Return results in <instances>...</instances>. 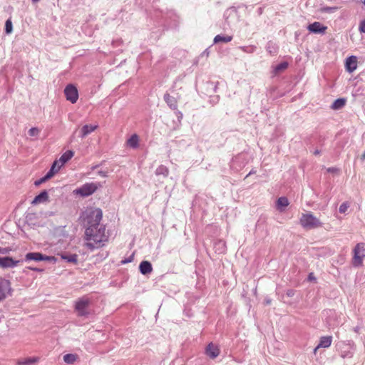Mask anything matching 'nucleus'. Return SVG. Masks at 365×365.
Here are the masks:
<instances>
[{"label": "nucleus", "instance_id": "4d7b16f0", "mask_svg": "<svg viewBox=\"0 0 365 365\" xmlns=\"http://www.w3.org/2000/svg\"><path fill=\"white\" fill-rule=\"evenodd\" d=\"M98 165H95V166H93V167L92 168V169H93V170H94V169H96V168H98Z\"/></svg>", "mask_w": 365, "mask_h": 365}, {"label": "nucleus", "instance_id": "f3484780", "mask_svg": "<svg viewBox=\"0 0 365 365\" xmlns=\"http://www.w3.org/2000/svg\"><path fill=\"white\" fill-rule=\"evenodd\" d=\"M48 200V195L46 190H43L38 195H36L32 201L33 205L47 202Z\"/></svg>", "mask_w": 365, "mask_h": 365}, {"label": "nucleus", "instance_id": "1a4fd4ad", "mask_svg": "<svg viewBox=\"0 0 365 365\" xmlns=\"http://www.w3.org/2000/svg\"><path fill=\"white\" fill-rule=\"evenodd\" d=\"M49 261L56 262V258L52 256H46L40 252H28L25 256V261Z\"/></svg>", "mask_w": 365, "mask_h": 365}, {"label": "nucleus", "instance_id": "7ed1b4c3", "mask_svg": "<svg viewBox=\"0 0 365 365\" xmlns=\"http://www.w3.org/2000/svg\"><path fill=\"white\" fill-rule=\"evenodd\" d=\"M91 300L86 296L78 298L74 304V310L80 317L87 318L91 314Z\"/></svg>", "mask_w": 365, "mask_h": 365}, {"label": "nucleus", "instance_id": "ea45409f", "mask_svg": "<svg viewBox=\"0 0 365 365\" xmlns=\"http://www.w3.org/2000/svg\"><path fill=\"white\" fill-rule=\"evenodd\" d=\"M46 181H47V180H46V178H44V176H43V178H40V179H38V180H36V181L34 182V185H35L36 186H39L40 185H41L42 183H43V182H46Z\"/></svg>", "mask_w": 365, "mask_h": 365}, {"label": "nucleus", "instance_id": "4be33fe9", "mask_svg": "<svg viewBox=\"0 0 365 365\" xmlns=\"http://www.w3.org/2000/svg\"><path fill=\"white\" fill-rule=\"evenodd\" d=\"M74 153L72 150L66 151L58 160L59 164L63 166L66 162H68L73 156Z\"/></svg>", "mask_w": 365, "mask_h": 365}, {"label": "nucleus", "instance_id": "cd10ccee", "mask_svg": "<svg viewBox=\"0 0 365 365\" xmlns=\"http://www.w3.org/2000/svg\"><path fill=\"white\" fill-rule=\"evenodd\" d=\"M77 359L78 356L74 354H66L63 356V361L68 364H73Z\"/></svg>", "mask_w": 365, "mask_h": 365}, {"label": "nucleus", "instance_id": "603ef678", "mask_svg": "<svg viewBox=\"0 0 365 365\" xmlns=\"http://www.w3.org/2000/svg\"><path fill=\"white\" fill-rule=\"evenodd\" d=\"M265 303H266L267 304H269L271 303V299H266V300H265Z\"/></svg>", "mask_w": 365, "mask_h": 365}, {"label": "nucleus", "instance_id": "3c124183", "mask_svg": "<svg viewBox=\"0 0 365 365\" xmlns=\"http://www.w3.org/2000/svg\"><path fill=\"white\" fill-rule=\"evenodd\" d=\"M361 159L362 160H365V151H364V153L361 155Z\"/></svg>", "mask_w": 365, "mask_h": 365}, {"label": "nucleus", "instance_id": "f257e3e1", "mask_svg": "<svg viewBox=\"0 0 365 365\" xmlns=\"http://www.w3.org/2000/svg\"><path fill=\"white\" fill-rule=\"evenodd\" d=\"M106 227L103 225L95 226L94 227H86L85 230V238L88 242L86 246L91 250L103 246V242L107 241L106 235Z\"/></svg>", "mask_w": 365, "mask_h": 365}, {"label": "nucleus", "instance_id": "4468645a", "mask_svg": "<svg viewBox=\"0 0 365 365\" xmlns=\"http://www.w3.org/2000/svg\"><path fill=\"white\" fill-rule=\"evenodd\" d=\"M345 67L349 73H352L357 68V59L354 56H351L346 59Z\"/></svg>", "mask_w": 365, "mask_h": 365}, {"label": "nucleus", "instance_id": "8fccbe9b", "mask_svg": "<svg viewBox=\"0 0 365 365\" xmlns=\"http://www.w3.org/2000/svg\"><path fill=\"white\" fill-rule=\"evenodd\" d=\"M319 154H320V151L319 150H314V155H319Z\"/></svg>", "mask_w": 365, "mask_h": 365}, {"label": "nucleus", "instance_id": "c85d7f7f", "mask_svg": "<svg viewBox=\"0 0 365 365\" xmlns=\"http://www.w3.org/2000/svg\"><path fill=\"white\" fill-rule=\"evenodd\" d=\"M215 248L219 253H223L226 250L225 242L222 240H219L215 243Z\"/></svg>", "mask_w": 365, "mask_h": 365}, {"label": "nucleus", "instance_id": "49530a36", "mask_svg": "<svg viewBox=\"0 0 365 365\" xmlns=\"http://www.w3.org/2000/svg\"><path fill=\"white\" fill-rule=\"evenodd\" d=\"M176 113L178 119H181L182 118V113L180 111L178 110Z\"/></svg>", "mask_w": 365, "mask_h": 365}, {"label": "nucleus", "instance_id": "c756f323", "mask_svg": "<svg viewBox=\"0 0 365 365\" xmlns=\"http://www.w3.org/2000/svg\"><path fill=\"white\" fill-rule=\"evenodd\" d=\"M239 49H240L241 51H242L245 53H252L256 51L257 47L254 45L244 46H240Z\"/></svg>", "mask_w": 365, "mask_h": 365}, {"label": "nucleus", "instance_id": "5701e85b", "mask_svg": "<svg viewBox=\"0 0 365 365\" xmlns=\"http://www.w3.org/2000/svg\"><path fill=\"white\" fill-rule=\"evenodd\" d=\"M266 51L272 56H274L278 52V46L277 45L272 41H269L266 46Z\"/></svg>", "mask_w": 365, "mask_h": 365}, {"label": "nucleus", "instance_id": "4c0bfd02", "mask_svg": "<svg viewBox=\"0 0 365 365\" xmlns=\"http://www.w3.org/2000/svg\"><path fill=\"white\" fill-rule=\"evenodd\" d=\"M34 361H35V360L33 359H28L23 361H20L19 364L20 365H29V364L34 363Z\"/></svg>", "mask_w": 365, "mask_h": 365}, {"label": "nucleus", "instance_id": "20e7f679", "mask_svg": "<svg viewBox=\"0 0 365 365\" xmlns=\"http://www.w3.org/2000/svg\"><path fill=\"white\" fill-rule=\"evenodd\" d=\"M299 221L301 225L307 230L314 229L322 226V223L319 220L310 212L302 214Z\"/></svg>", "mask_w": 365, "mask_h": 365}, {"label": "nucleus", "instance_id": "5fc2aeb1", "mask_svg": "<svg viewBox=\"0 0 365 365\" xmlns=\"http://www.w3.org/2000/svg\"><path fill=\"white\" fill-rule=\"evenodd\" d=\"M262 13V8H259V14H261Z\"/></svg>", "mask_w": 365, "mask_h": 365}, {"label": "nucleus", "instance_id": "9b49d317", "mask_svg": "<svg viewBox=\"0 0 365 365\" xmlns=\"http://www.w3.org/2000/svg\"><path fill=\"white\" fill-rule=\"evenodd\" d=\"M21 262V260H15L10 257H0V267L3 269L14 268Z\"/></svg>", "mask_w": 365, "mask_h": 365}, {"label": "nucleus", "instance_id": "9d476101", "mask_svg": "<svg viewBox=\"0 0 365 365\" xmlns=\"http://www.w3.org/2000/svg\"><path fill=\"white\" fill-rule=\"evenodd\" d=\"M64 94L66 100L70 101L71 103H75L78 98V92L75 86L73 84H68L64 89Z\"/></svg>", "mask_w": 365, "mask_h": 365}, {"label": "nucleus", "instance_id": "a18cd8bd", "mask_svg": "<svg viewBox=\"0 0 365 365\" xmlns=\"http://www.w3.org/2000/svg\"><path fill=\"white\" fill-rule=\"evenodd\" d=\"M132 259H133V258L130 257L128 259H125L122 260L121 263L126 264V263L130 262L132 261Z\"/></svg>", "mask_w": 365, "mask_h": 365}, {"label": "nucleus", "instance_id": "e433bc0d", "mask_svg": "<svg viewBox=\"0 0 365 365\" xmlns=\"http://www.w3.org/2000/svg\"><path fill=\"white\" fill-rule=\"evenodd\" d=\"M341 356L342 358H346V357H351L352 356V353L348 350V351H343L341 352Z\"/></svg>", "mask_w": 365, "mask_h": 365}, {"label": "nucleus", "instance_id": "f03ea898", "mask_svg": "<svg viewBox=\"0 0 365 365\" xmlns=\"http://www.w3.org/2000/svg\"><path fill=\"white\" fill-rule=\"evenodd\" d=\"M81 217L86 228L94 227L101 225L103 212L100 208H91L83 212Z\"/></svg>", "mask_w": 365, "mask_h": 365}, {"label": "nucleus", "instance_id": "a211bd4d", "mask_svg": "<svg viewBox=\"0 0 365 365\" xmlns=\"http://www.w3.org/2000/svg\"><path fill=\"white\" fill-rule=\"evenodd\" d=\"M139 269L142 274H150L153 271L152 264L148 261H143L139 265Z\"/></svg>", "mask_w": 365, "mask_h": 365}, {"label": "nucleus", "instance_id": "412c9836", "mask_svg": "<svg viewBox=\"0 0 365 365\" xmlns=\"http://www.w3.org/2000/svg\"><path fill=\"white\" fill-rule=\"evenodd\" d=\"M127 145L131 148L135 149L139 146V137L137 134L132 135L127 140Z\"/></svg>", "mask_w": 365, "mask_h": 365}, {"label": "nucleus", "instance_id": "0eeeda50", "mask_svg": "<svg viewBox=\"0 0 365 365\" xmlns=\"http://www.w3.org/2000/svg\"><path fill=\"white\" fill-rule=\"evenodd\" d=\"M247 162L248 160L247 155L245 153H240L232 158L230 163V167L233 170L239 171L247 165Z\"/></svg>", "mask_w": 365, "mask_h": 365}, {"label": "nucleus", "instance_id": "39448f33", "mask_svg": "<svg viewBox=\"0 0 365 365\" xmlns=\"http://www.w3.org/2000/svg\"><path fill=\"white\" fill-rule=\"evenodd\" d=\"M353 253L352 265L354 267H361L365 257V244L363 242L357 243L353 250Z\"/></svg>", "mask_w": 365, "mask_h": 365}, {"label": "nucleus", "instance_id": "58836bf2", "mask_svg": "<svg viewBox=\"0 0 365 365\" xmlns=\"http://www.w3.org/2000/svg\"><path fill=\"white\" fill-rule=\"evenodd\" d=\"M359 30L361 33L365 34V20H363L360 22Z\"/></svg>", "mask_w": 365, "mask_h": 365}, {"label": "nucleus", "instance_id": "c9c22d12", "mask_svg": "<svg viewBox=\"0 0 365 365\" xmlns=\"http://www.w3.org/2000/svg\"><path fill=\"white\" fill-rule=\"evenodd\" d=\"M5 30L7 34L11 33L12 31V24L9 19L6 21Z\"/></svg>", "mask_w": 365, "mask_h": 365}, {"label": "nucleus", "instance_id": "dca6fc26", "mask_svg": "<svg viewBox=\"0 0 365 365\" xmlns=\"http://www.w3.org/2000/svg\"><path fill=\"white\" fill-rule=\"evenodd\" d=\"M332 341L331 336H322L319 339V344L314 349V353L319 348H328L331 346Z\"/></svg>", "mask_w": 365, "mask_h": 365}, {"label": "nucleus", "instance_id": "79ce46f5", "mask_svg": "<svg viewBox=\"0 0 365 365\" xmlns=\"http://www.w3.org/2000/svg\"><path fill=\"white\" fill-rule=\"evenodd\" d=\"M55 174L53 173V172H52V170H48V172L44 175V178H46V180H49L50 178H51Z\"/></svg>", "mask_w": 365, "mask_h": 365}, {"label": "nucleus", "instance_id": "2eb2a0df", "mask_svg": "<svg viewBox=\"0 0 365 365\" xmlns=\"http://www.w3.org/2000/svg\"><path fill=\"white\" fill-rule=\"evenodd\" d=\"M97 128L98 125H84L80 130L79 137L82 139L86 138L88 135L95 131Z\"/></svg>", "mask_w": 365, "mask_h": 365}, {"label": "nucleus", "instance_id": "13d9d810", "mask_svg": "<svg viewBox=\"0 0 365 365\" xmlns=\"http://www.w3.org/2000/svg\"><path fill=\"white\" fill-rule=\"evenodd\" d=\"M39 1V0H32V1H34V2H37V1Z\"/></svg>", "mask_w": 365, "mask_h": 365}, {"label": "nucleus", "instance_id": "a19ab883", "mask_svg": "<svg viewBox=\"0 0 365 365\" xmlns=\"http://www.w3.org/2000/svg\"><path fill=\"white\" fill-rule=\"evenodd\" d=\"M10 251H11V249L9 247H0V254L6 255V254H9Z\"/></svg>", "mask_w": 365, "mask_h": 365}, {"label": "nucleus", "instance_id": "bb28decb", "mask_svg": "<svg viewBox=\"0 0 365 365\" xmlns=\"http://www.w3.org/2000/svg\"><path fill=\"white\" fill-rule=\"evenodd\" d=\"M346 100L344 98H338L334 101L331 108L334 110H339L345 106Z\"/></svg>", "mask_w": 365, "mask_h": 365}, {"label": "nucleus", "instance_id": "6e6d98bb", "mask_svg": "<svg viewBox=\"0 0 365 365\" xmlns=\"http://www.w3.org/2000/svg\"><path fill=\"white\" fill-rule=\"evenodd\" d=\"M360 2H361L365 6V0H360Z\"/></svg>", "mask_w": 365, "mask_h": 365}, {"label": "nucleus", "instance_id": "6e6552de", "mask_svg": "<svg viewBox=\"0 0 365 365\" xmlns=\"http://www.w3.org/2000/svg\"><path fill=\"white\" fill-rule=\"evenodd\" d=\"M11 287L9 280L0 277V302L11 294Z\"/></svg>", "mask_w": 365, "mask_h": 365}, {"label": "nucleus", "instance_id": "09e8293b", "mask_svg": "<svg viewBox=\"0 0 365 365\" xmlns=\"http://www.w3.org/2000/svg\"><path fill=\"white\" fill-rule=\"evenodd\" d=\"M254 173H255V171H254L253 170H251V171H250V172L247 175L246 178H247L248 176H250V175H252V174H254Z\"/></svg>", "mask_w": 365, "mask_h": 365}, {"label": "nucleus", "instance_id": "b1692460", "mask_svg": "<svg viewBox=\"0 0 365 365\" xmlns=\"http://www.w3.org/2000/svg\"><path fill=\"white\" fill-rule=\"evenodd\" d=\"M277 209L282 212L289 205L288 199L286 197H280L277 201Z\"/></svg>", "mask_w": 365, "mask_h": 365}, {"label": "nucleus", "instance_id": "bf43d9fd", "mask_svg": "<svg viewBox=\"0 0 365 365\" xmlns=\"http://www.w3.org/2000/svg\"><path fill=\"white\" fill-rule=\"evenodd\" d=\"M287 294H288L289 296H290V295H291V292H288V293H287Z\"/></svg>", "mask_w": 365, "mask_h": 365}, {"label": "nucleus", "instance_id": "f8f14e48", "mask_svg": "<svg viewBox=\"0 0 365 365\" xmlns=\"http://www.w3.org/2000/svg\"><path fill=\"white\" fill-rule=\"evenodd\" d=\"M220 353L219 347L213 343H210L205 348V354L212 359L217 358Z\"/></svg>", "mask_w": 365, "mask_h": 365}, {"label": "nucleus", "instance_id": "72a5a7b5", "mask_svg": "<svg viewBox=\"0 0 365 365\" xmlns=\"http://www.w3.org/2000/svg\"><path fill=\"white\" fill-rule=\"evenodd\" d=\"M349 207V203L347 202H343L340 206H339V212L340 213H345L346 212V210H348V208Z\"/></svg>", "mask_w": 365, "mask_h": 365}, {"label": "nucleus", "instance_id": "423d86ee", "mask_svg": "<svg viewBox=\"0 0 365 365\" xmlns=\"http://www.w3.org/2000/svg\"><path fill=\"white\" fill-rule=\"evenodd\" d=\"M100 186L99 183L96 182H90V183H85L80 187L74 190V192L77 195H79L82 197H88L93 193H94L98 187Z\"/></svg>", "mask_w": 365, "mask_h": 365}, {"label": "nucleus", "instance_id": "7c9ffc66", "mask_svg": "<svg viewBox=\"0 0 365 365\" xmlns=\"http://www.w3.org/2000/svg\"><path fill=\"white\" fill-rule=\"evenodd\" d=\"M288 67V63L286 61L282 62L279 64H277L274 68V72L276 73H278L285 69H287Z\"/></svg>", "mask_w": 365, "mask_h": 365}, {"label": "nucleus", "instance_id": "2f4dec72", "mask_svg": "<svg viewBox=\"0 0 365 365\" xmlns=\"http://www.w3.org/2000/svg\"><path fill=\"white\" fill-rule=\"evenodd\" d=\"M41 130L36 127L30 128L28 131L29 136L38 138L40 134Z\"/></svg>", "mask_w": 365, "mask_h": 365}, {"label": "nucleus", "instance_id": "393cba45", "mask_svg": "<svg viewBox=\"0 0 365 365\" xmlns=\"http://www.w3.org/2000/svg\"><path fill=\"white\" fill-rule=\"evenodd\" d=\"M232 39V36L217 35L214 38V43H220V42L228 43V42L231 41Z\"/></svg>", "mask_w": 365, "mask_h": 365}, {"label": "nucleus", "instance_id": "f704fd0d", "mask_svg": "<svg viewBox=\"0 0 365 365\" xmlns=\"http://www.w3.org/2000/svg\"><path fill=\"white\" fill-rule=\"evenodd\" d=\"M337 10V7L324 6L322 9L323 12L333 13Z\"/></svg>", "mask_w": 365, "mask_h": 365}, {"label": "nucleus", "instance_id": "473e14b6", "mask_svg": "<svg viewBox=\"0 0 365 365\" xmlns=\"http://www.w3.org/2000/svg\"><path fill=\"white\" fill-rule=\"evenodd\" d=\"M62 166L59 164V162L58 161H56L55 160L51 168H50V170H52V172H53L54 174H56V173L58 172V170L61 169Z\"/></svg>", "mask_w": 365, "mask_h": 365}, {"label": "nucleus", "instance_id": "de8ad7c7", "mask_svg": "<svg viewBox=\"0 0 365 365\" xmlns=\"http://www.w3.org/2000/svg\"><path fill=\"white\" fill-rule=\"evenodd\" d=\"M315 279V278H314V277L313 276V274H312V273L309 274V280H312V279Z\"/></svg>", "mask_w": 365, "mask_h": 365}, {"label": "nucleus", "instance_id": "864d4df0", "mask_svg": "<svg viewBox=\"0 0 365 365\" xmlns=\"http://www.w3.org/2000/svg\"><path fill=\"white\" fill-rule=\"evenodd\" d=\"M30 269L31 270H34V271H39L40 269H37V268H32V267H29Z\"/></svg>", "mask_w": 365, "mask_h": 365}, {"label": "nucleus", "instance_id": "c03bdc74", "mask_svg": "<svg viewBox=\"0 0 365 365\" xmlns=\"http://www.w3.org/2000/svg\"><path fill=\"white\" fill-rule=\"evenodd\" d=\"M339 170L336 168H334V167H331V168H328L327 169V171L328 173H336Z\"/></svg>", "mask_w": 365, "mask_h": 365}, {"label": "nucleus", "instance_id": "37998d69", "mask_svg": "<svg viewBox=\"0 0 365 365\" xmlns=\"http://www.w3.org/2000/svg\"><path fill=\"white\" fill-rule=\"evenodd\" d=\"M98 174L99 175H101V177H103V178H106L108 176V171H105V170H99L98 172Z\"/></svg>", "mask_w": 365, "mask_h": 365}, {"label": "nucleus", "instance_id": "6ab92c4d", "mask_svg": "<svg viewBox=\"0 0 365 365\" xmlns=\"http://www.w3.org/2000/svg\"><path fill=\"white\" fill-rule=\"evenodd\" d=\"M61 258L67 262H72L76 264L78 262V255L76 254H69L63 252L58 254Z\"/></svg>", "mask_w": 365, "mask_h": 365}, {"label": "nucleus", "instance_id": "a878e982", "mask_svg": "<svg viewBox=\"0 0 365 365\" xmlns=\"http://www.w3.org/2000/svg\"><path fill=\"white\" fill-rule=\"evenodd\" d=\"M168 174H169L168 168L163 165L158 166L155 170L156 175H163L164 178H166V177H168Z\"/></svg>", "mask_w": 365, "mask_h": 365}, {"label": "nucleus", "instance_id": "aec40b11", "mask_svg": "<svg viewBox=\"0 0 365 365\" xmlns=\"http://www.w3.org/2000/svg\"><path fill=\"white\" fill-rule=\"evenodd\" d=\"M164 100L168 104V106L173 110H176L178 108L177 101L175 98L171 96L169 93H165L164 95Z\"/></svg>", "mask_w": 365, "mask_h": 365}, {"label": "nucleus", "instance_id": "ddd939ff", "mask_svg": "<svg viewBox=\"0 0 365 365\" xmlns=\"http://www.w3.org/2000/svg\"><path fill=\"white\" fill-rule=\"evenodd\" d=\"M327 29V26L318 21L310 24L307 27V29L314 34H324Z\"/></svg>", "mask_w": 365, "mask_h": 365}]
</instances>
